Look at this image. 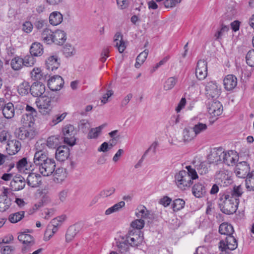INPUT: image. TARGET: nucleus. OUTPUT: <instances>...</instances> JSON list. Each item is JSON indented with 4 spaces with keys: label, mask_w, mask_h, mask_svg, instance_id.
<instances>
[{
    "label": "nucleus",
    "mask_w": 254,
    "mask_h": 254,
    "mask_svg": "<svg viewBox=\"0 0 254 254\" xmlns=\"http://www.w3.org/2000/svg\"><path fill=\"white\" fill-rule=\"evenodd\" d=\"M17 138L20 140L31 139L35 135L34 129L29 127H22L17 129L15 131Z\"/></svg>",
    "instance_id": "obj_9"
},
{
    "label": "nucleus",
    "mask_w": 254,
    "mask_h": 254,
    "mask_svg": "<svg viewBox=\"0 0 254 254\" xmlns=\"http://www.w3.org/2000/svg\"><path fill=\"white\" fill-rule=\"evenodd\" d=\"M223 151L221 147L213 148L207 157L209 164L222 163Z\"/></svg>",
    "instance_id": "obj_12"
},
{
    "label": "nucleus",
    "mask_w": 254,
    "mask_h": 254,
    "mask_svg": "<svg viewBox=\"0 0 254 254\" xmlns=\"http://www.w3.org/2000/svg\"><path fill=\"white\" fill-rule=\"evenodd\" d=\"M243 193V189L241 185L234 186L233 189L227 192L225 194L229 195L230 197L236 198L239 201V197Z\"/></svg>",
    "instance_id": "obj_32"
},
{
    "label": "nucleus",
    "mask_w": 254,
    "mask_h": 254,
    "mask_svg": "<svg viewBox=\"0 0 254 254\" xmlns=\"http://www.w3.org/2000/svg\"><path fill=\"white\" fill-rule=\"evenodd\" d=\"M246 188L248 191H254V171L248 174L245 180Z\"/></svg>",
    "instance_id": "obj_39"
},
{
    "label": "nucleus",
    "mask_w": 254,
    "mask_h": 254,
    "mask_svg": "<svg viewBox=\"0 0 254 254\" xmlns=\"http://www.w3.org/2000/svg\"><path fill=\"white\" fill-rule=\"evenodd\" d=\"M144 224L145 222L143 219H137L131 222V226L133 228L139 230L144 227Z\"/></svg>",
    "instance_id": "obj_59"
},
{
    "label": "nucleus",
    "mask_w": 254,
    "mask_h": 254,
    "mask_svg": "<svg viewBox=\"0 0 254 254\" xmlns=\"http://www.w3.org/2000/svg\"><path fill=\"white\" fill-rule=\"evenodd\" d=\"M239 156L236 152L233 150L223 151L222 163L228 166H234L238 161Z\"/></svg>",
    "instance_id": "obj_11"
},
{
    "label": "nucleus",
    "mask_w": 254,
    "mask_h": 254,
    "mask_svg": "<svg viewBox=\"0 0 254 254\" xmlns=\"http://www.w3.org/2000/svg\"><path fill=\"white\" fill-rule=\"evenodd\" d=\"M21 147V143L18 140L16 139L8 140L6 151L9 155H12L17 153L20 150Z\"/></svg>",
    "instance_id": "obj_20"
},
{
    "label": "nucleus",
    "mask_w": 254,
    "mask_h": 254,
    "mask_svg": "<svg viewBox=\"0 0 254 254\" xmlns=\"http://www.w3.org/2000/svg\"><path fill=\"white\" fill-rule=\"evenodd\" d=\"M54 181L58 183L62 182L66 178L65 170L63 168H58L55 170Z\"/></svg>",
    "instance_id": "obj_36"
},
{
    "label": "nucleus",
    "mask_w": 254,
    "mask_h": 254,
    "mask_svg": "<svg viewBox=\"0 0 254 254\" xmlns=\"http://www.w3.org/2000/svg\"><path fill=\"white\" fill-rule=\"evenodd\" d=\"M49 158L47 154L42 150L37 151L34 156L33 163L37 168L41 166Z\"/></svg>",
    "instance_id": "obj_24"
},
{
    "label": "nucleus",
    "mask_w": 254,
    "mask_h": 254,
    "mask_svg": "<svg viewBox=\"0 0 254 254\" xmlns=\"http://www.w3.org/2000/svg\"><path fill=\"white\" fill-rule=\"evenodd\" d=\"M75 133L76 131L73 126L71 125L65 126L63 129L64 142L71 146L74 145L76 141L74 137Z\"/></svg>",
    "instance_id": "obj_7"
},
{
    "label": "nucleus",
    "mask_w": 254,
    "mask_h": 254,
    "mask_svg": "<svg viewBox=\"0 0 254 254\" xmlns=\"http://www.w3.org/2000/svg\"><path fill=\"white\" fill-rule=\"evenodd\" d=\"M2 111L3 116L7 119H11L14 116L15 111L14 106L13 104L10 102L6 104Z\"/></svg>",
    "instance_id": "obj_30"
},
{
    "label": "nucleus",
    "mask_w": 254,
    "mask_h": 254,
    "mask_svg": "<svg viewBox=\"0 0 254 254\" xmlns=\"http://www.w3.org/2000/svg\"><path fill=\"white\" fill-rule=\"evenodd\" d=\"M16 168L19 172L25 174L29 173L28 171H33L34 170L32 165L28 163L26 158H23L17 162Z\"/></svg>",
    "instance_id": "obj_21"
},
{
    "label": "nucleus",
    "mask_w": 254,
    "mask_h": 254,
    "mask_svg": "<svg viewBox=\"0 0 254 254\" xmlns=\"http://www.w3.org/2000/svg\"><path fill=\"white\" fill-rule=\"evenodd\" d=\"M116 246L121 253L128 251L129 245L127 241L126 238H122L116 242Z\"/></svg>",
    "instance_id": "obj_40"
},
{
    "label": "nucleus",
    "mask_w": 254,
    "mask_h": 254,
    "mask_svg": "<svg viewBox=\"0 0 254 254\" xmlns=\"http://www.w3.org/2000/svg\"><path fill=\"white\" fill-rule=\"evenodd\" d=\"M182 0H165L164 2V6L166 8H172L177 4L180 3Z\"/></svg>",
    "instance_id": "obj_61"
},
{
    "label": "nucleus",
    "mask_w": 254,
    "mask_h": 254,
    "mask_svg": "<svg viewBox=\"0 0 254 254\" xmlns=\"http://www.w3.org/2000/svg\"><path fill=\"white\" fill-rule=\"evenodd\" d=\"M185 204V201L180 198L176 199L172 204L174 211H178L184 208Z\"/></svg>",
    "instance_id": "obj_55"
},
{
    "label": "nucleus",
    "mask_w": 254,
    "mask_h": 254,
    "mask_svg": "<svg viewBox=\"0 0 254 254\" xmlns=\"http://www.w3.org/2000/svg\"><path fill=\"white\" fill-rule=\"evenodd\" d=\"M26 182L24 177L20 175L15 176L10 182V187L14 191L22 190L25 186Z\"/></svg>",
    "instance_id": "obj_18"
},
{
    "label": "nucleus",
    "mask_w": 254,
    "mask_h": 254,
    "mask_svg": "<svg viewBox=\"0 0 254 254\" xmlns=\"http://www.w3.org/2000/svg\"><path fill=\"white\" fill-rule=\"evenodd\" d=\"M219 232L221 234L228 236L233 234L234 229L231 225L226 223H223L220 225Z\"/></svg>",
    "instance_id": "obj_35"
},
{
    "label": "nucleus",
    "mask_w": 254,
    "mask_h": 254,
    "mask_svg": "<svg viewBox=\"0 0 254 254\" xmlns=\"http://www.w3.org/2000/svg\"><path fill=\"white\" fill-rule=\"evenodd\" d=\"M196 136L193 129L185 128L183 131V138L185 141H190Z\"/></svg>",
    "instance_id": "obj_48"
},
{
    "label": "nucleus",
    "mask_w": 254,
    "mask_h": 254,
    "mask_svg": "<svg viewBox=\"0 0 254 254\" xmlns=\"http://www.w3.org/2000/svg\"><path fill=\"white\" fill-rule=\"evenodd\" d=\"M177 81L178 78L177 77L173 76L168 78L165 82L164 89L165 90L172 89L175 86Z\"/></svg>",
    "instance_id": "obj_47"
},
{
    "label": "nucleus",
    "mask_w": 254,
    "mask_h": 254,
    "mask_svg": "<svg viewBox=\"0 0 254 254\" xmlns=\"http://www.w3.org/2000/svg\"><path fill=\"white\" fill-rule=\"evenodd\" d=\"M11 200L8 197L0 196V212H3L9 209Z\"/></svg>",
    "instance_id": "obj_37"
},
{
    "label": "nucleus",
    "mask_w": 254,
    "mask_h": 254,
    "mask_svg": "<svg viewBox=\"0 0 254 254\" xmlns=\"http://www.w3.org/2000/svg\"><path fill=\"white\" fill-rule=\"evenodd\" d=\"M30 53L34 58L41 56L43 53V49H30Z\"/></svg>",
    "instance_id": "obj_63"
},
{
    "label": "nucleus",
    "mask_w": 254,
    "mask_h": 254,
    "mask_svg": "<svg viewBox=\"0 0 254 254\" xmlns=\"http://www.w3.org/2000/svg\"><path fill=\"white\" fill-rule=\"evenodd\" d=\"M125 205V203L123 201H121L114 205L113 206L108 208L105 214L107 215H110L114 212L118 211L121 208L123 207Z\"/></svg>",
    "instance_id": "obj_49"
},
{
    "label": "nucleus",
    "mask_w": 254,
    "mask_h": 254,
    "mask_svg": "<svg viewBox=\"0 0 254 254\" xmlns=\"http://www.w3.org/2000/svg\"><path fill=\"white\" fill-rule=\"evenodd\" d=\"M246 58L247 64L250 66H254V49L248 52Z\"/></svg>",
    "instance_id": "obj_56"
},
{
    "label": "nucleus",
    "mask_w": 254,
    "mask_h": 254,
    "mask_svg": "<svg viewBox=\"0 0 254 254\" xmlns=\"http://www.w3.org/2000/svg\"><path fill=\"white\" fill-rule=\"evenodd\" d=\"M135 215L139 219H151L152 215L151 212L143 205L138 206L135 211Z\"/></svg>",
    "instance_id": "obj_25"
},
{
    "label": "nucleus",
    "mask_w": 254,
    "mask_h": 254,
    "mask_svg": "<svg viewBox=\"0 0 254 254\" xmlns=\"http://www.w3.org/2000/svg\"><path fill=\"white\" fill-rule=\"evenodd\" d=\"M54 32L48 28H45L43 31L41 36L43 41L47 44L53 43Z\"/></svg>",
    "instance_id": "obj_33"
},
{
    "label": "nucleus",
    "mask_w": 254,
    "mask_h": 254,
    "mask_svg": "<svg viewBox=\"0 0 254 254\" xmlns=\"http://www.w3.org/2000/svg\"><path fill=\"white\" fill-rule=\"evenodd\" d=\"M31 77L34 80H40L42 77V71L40 68H34L31 71Z\"/></svg>",
    "instance_id": "obj_57"
},
{
    "label": "nucleus",
    "mask_w": 254,
    "mask_h": 254,
    "mask_svg": "<svg viewBox=\"0 0 254 254\" xmlns=\"http://www.w3.org/2000/svg\"><path fill=\"white\" fill-rule=\"evenodd\" d=\"M56 168L55 161L52 158H49L37 169L40 174L43 176L47 177L51 175L54 172Z\"/></svg>",
    "instance_id": "obj_5"
},
{
    "label": "nucleus",
    "mask_w": 254,
    "mask_h": 254,
    "mask_svg": "<svg viewBox=\"0 0 254 254\" xmlns=\"http://www.w3.org/2000/svg\"><path fill=\"white\" fill-rule=\"evenodd\" d=\"M25 212L23 211L10 214L8 220L12 223H15L21 220L24 217Z\"/></svg>",
    "instance_id": "obj_46"
},
{
    "label": "nucleus",
    "mask_w": 254,
    "mask_h": 254,
    "mask_svg": "<svg viewBox=\"0 0 254 254\" xmlns=\"http://www.w3.org/2000/svg\"><path fill=\"white\" fill-rule=\"evenodd\" d=\"M9 133L7 131L2 130L0 132V142L1 143H7V141L9 140L8 138Z\"/></svg>",
    "instance_id": "obj_62"
},
{
    "label": "nucleus",
    "mask_w": 254,
    "mask_h": 254,
    "mask_svg": "<svg viewBox=\"0 0 254 254\" xmlns=\"http://www.w3.org/2000/svg\"><path fill=\"white\" fill-rule=\"evenodd\" d=\"M237 247V241L232 235L227 236L225 241H220L219 244V248L221 252H227V250H234Z\"/></svg>",
    "instance_id": "obj_4"
},
{
    "label": "nucleus",
    "mask_w": 254,
    "mask_h": 254,
    "mask_svg": "<svg viewBox=\"0 0 254 254\" xmlns=\"http://www.w3.org/2000/svg\"><path fill=\"white\" fill-rule=\"evenodd\" d=\"M148 54V50L145 49L144 51L139 54L136 59L135 67L139 68L141 65L144 62Z\"/></svg>",
    "instance_id": "obj_45"
},
{
    "label": "nucleus",
    "mask_w": 254,
    "mask_h": 254,
    "mask_svg": "<svg viewBox=\"0 0 254 254\" xmlns=\"http://www.w3.org/2000/svg\"><path fill=\"white\" fill-rule=\"evenodd\" d=\"M35 27L41 30L47 25V21L43 19H37L34 23Z\"/></svg>",
    "instance_id": "obj_60"
},
{
    "label": "nucleus",
    "mask_w": 254,
    "mask_h": 254,
    "mask_svg": "<svg viewBox=\"0 0 254 254\" xmlns=\"http://www.w3.org/2000/svg\"><path fill=\"white\" fill-rule=\"evenodd\" d=\"M225 88L228 91L233 89L237 85V79L233 75H227L223 80Z\"/></svg>",
    "instance_id": "obj_26"
},
{
    "label": "nucleus",
    "mask_w": 254,
    "mask_h": 254,
    "mask_svg": "<svg viewBox=\"0 0 254 254\" xmlns=\"http://www.w3.org/2000/svg\"><path fill=\"white\" fill-rule=\"evenodd\" d=\"M18 239L23 244L30 243V245H35L34 238L26 232H22L18 236Z\"/></svg>",
    "instance_id": "obj_38"
},
{
    "label": "nucleus",
    "mask_w": 254,
    "mask_h": 254,
    "mask_svg": "<svg viewBox=\"0 0 254 254\" xmlns=\"http://www.w3.org/2000/svg\"><path fill=\"white\" fill-rule=\"evenodd\" d=\"M229 30L228 27L227 26H223L221 29H220L214 35L215 41L214 43H219V40L221 37L224 35L226 32H227Z\"/></svg>",
    "instance_id": "obj_54"
},
{
    "label": "nucleus",
    "mask_w": 254,
    "mask_h": 254,
    "mask_svg": "<svg viewBox=\"0 0 254 254\" xmlns=\"http://www.w3.org/2000/svg\"><path fill=\"white\" fill-rule=\"evenodd\" d=\"M221 93L220 87L215 81H210L205 85V94L208 98H217Z\"/></svg>",
    "instance_id": "obj_8"
},
{
    "label": "nucleus",
    "mask_w": 254,
    "mask_h": 254,
    "mask_svg": "<svg viewBox=\"0 0 254 254\" xmlns=\"http://www.w3.org/2000/svg\"><path fill=\"white\" fill-rule=\"evenodd\" d=\"M60 64V59L57 55L51 56L46 60V67L49 71L57 69Z\"/></svg>",
    "instance_id": "obj_19"
},
{
    "label": "nucleus",
    "mask_w": 254,
    "mask_h": 254,
    "mask_svg": "<svg viewBox=\"0 0 254 254\" xmlns=\"http://www.w3.org/2000/svg\"><path fill=\"white\" fill-rule=\"evenodd\" d=\"M113 42L116 48H126L127 42L123 40V36L120 32H117L114 37Z\"/></svg>",
    "instance_id": "obj_28"
},
{
    "label": "nucleus",
    "mask_w": 254,
    "mask_h": 254,
    "mask_svg": "<svg viewBox=\"0 0 254 254\" xmlns=\"http://www.w3.org/2000/svg\"><path fill=\"white\" fill-rule=\"evenodd\" d=\"M126 238L129 246L131 247L137 246L143 241V236L139 231H130Z\"/></svg>",
    "instance_id": "obj_13"
},
{
    "label": "nucleus",
    "mask_w": 254,
    "mask_h": 254,
    "mask_svg": "<svg viewBox=\"0 0 254 254\" xmlns=\"http://www.w3.org/2000/svg\"><path fill=\"white\" fill-rule=\"evenodd\" d=\"M60 137L58 136H51L48 138L47 145L51 148H56L60 143Z\"/></svg>",
    "instance_id": "obj_50"
},
{
    "label": "nucleus",
    "mask_w": 254,
    "mask_h": 254,
    "mask_svg": "<svg viewBox=\"0 0 254 254\" xmlns=\"http://www.w3.org/2000/svg\"><path fill=\"white\" fill-rule=\"evenodd\" d=\"M78 233V230L75 226H71L67 229L65 234V241L69 243L71 242Z\"/></svg>",
    "instance_id": "obj_42"
},
{
    "label": "nucleus",
    "mask_w": 254,
    "mask_h": 254,
    "mask_svg": "<svg viewBox=\"0 0 254 254\" xmlns=\"http://www.w3.org/2000/svg\"><path fill=\"white\" fill-rule=\"evenodd\" d=\"M31 86L28 82L23 81L17 87V91L21 95H27L30 92Z\"/></svg>",
    "instance_id": "obj_44"
},
{
    "label": "nucleus",
    "mask_w": 254,
    "mask_h": 254,
    "mask_svg": "<svg viewBox=\"0 0 254 254\" xmlns=\"http://www.w3.org/2000/svg\"><path fill=\"white\" fill-rule=\"evenodd\" d=\"M239 201L224 194L219 198L218 204L220 210L226 214L234 213L238 209Z\"/></svg>",
    "instance_id": "obj_2"
},
{
    "label": "nucleus",
    "mask_w": 254,
    "mask_h": 254,
    "mask_svg": "<svg viewBox=\"0 0 254 254\" xmlns=\"http://www.w3.org/2000/svg\"><path fill=\"white\" fill-rule=\"evenodd\" d=\"M64 81L60 75H54L48 80V85L50 90L56 91L60 90L63 86Z\"/></svg>",
    "instance_id": "obj_15"
},
{
    "label": "nucleus",
    "mask_w": 254,
    "mask_h": 254,
    "mask_svg": "<svg viewBox=\"0 0 254 254\" xmlns=\"http://www.w3.org/2000/svg\"><path fill=\"white\" fill-rule=\"evenodd\" d=\"M69 155V149L65 145L58 147L56 152V158L60 161H64L68 157Z\"/></svg>",
    "instance_id": "obj_23"
},
{
    "label": "nucleus",
    "mask_w": 254,
    "mask_h": 254,
    "mask_svg": "<svg viewBox=\"0 0 254 254\" xmlns=\"http://www.w3.org/2000/svg\"><path fill=\"white\" fill-rule=\"evenodd\" d=\"M25 110L27 112L26 114L27 118H29V119H27V121H29V123L33 122L34 121V117H36L37 116L36 111L34 108L28 105H27Z\"/></svg>",
    "instance_id": "obj_52"
},
{
    "label": "nucleus",
    "mask_w": 254,
    "mask_h": 254,
    "mask_svg": "<svg viewBox=\"0 0 254 254\" xmlns=\"http://www.w3.org/2000/svg\"><path fill=\"white\" fill-rule=\"evenodd\" d=\"M194 169L201 175L206 174L208 172V163L206 162H202L199 165H196Z\"/></svg>",
    "instance_id": "obj_51"
},
{
    "label": "nucleus",
    "mask_w": 254,
    "mask_h": 254,
    "mask_svg": "<svg viewBox=\"0 0 254 254\" xmlns=\"http://www.w3.org/2000/svg\"><path fill=\"white\" fill-rule=\"evenodd\" d=\"M49 22L54 26L60 24L63 20V15L59 11H54L49 16Z\"/></svg>",
    "instance_id": "obj_29"
},
{
    "label": "nucleus",
    "mask_w": 254,
    "mask_h": 254,
    "mask_svg": "<svg viewBox=\"0 0 254 254\" xmlns=\"http://www.w3.org/2000/svg\"><path fill=\"white\" fill-rule=\"evenodd\" d=\"M46 87L44 84L40 82H34L31 86L30 92L33 97H41L45 92Z\"/></svg>",
    "instance_id": "obj_17"
},
{
    "label": "nucleus",
    "mask_w": 254,
    "mask_h": 254,
    "mask_svg": "<svg viewBox=\"0 0 254 254\" xmlns=\"http://www.w3.org/2000/svg\"><path fill=\"white\" fill-rule=\"evenodd\" d=\"M37 107L43 114H49L52 108L51 99L47 96H43L36 101Z\"/></svg>",
    "instance_id": "obj_6"
},
{
    "label": "nucleus",
    "mask_w": 254,
    "mask_h": 254,
    "mask_svg": "<svg viewBox=\"0 0 254 254\" xmlns=\"http://www.w3.org/2000/svg\"><path fill=\"white\" fill-rule=\"evenodd\" d=\"M207 74V63L204 60H199L195 69V75L199 80L205 78Z\"/></svg>",
    "instance_id": "obj_16"
},
{
    "label": "nucleus",
    "mask_w": 254,
    "mask_h": 254,
    "mask_svg": "<svg viewBox=\"0 0 254 254\" xmlns=\"http://www.w3.org/2000/svg\"><path fill=\"white\" fill-rule=\"evenodd\" d=\"M29 172V173L27 174L28 175L26 179L28 185L32 188L38 187L41 182L40 175L32 171Z\"/></svg>",
    "instance_id": "obj_22"
},
{
    "label": "nucleus",
    "mask_w": 254,
    "mask_h": 254,
    "mask_svg": "<svg viewBox=\"0 0 254 254\" xmlns=\"http://www.w3.org/2000/svg\"><path fill=\"white\" fill-rule=\"evenodd\" d=\"M208 128V126L206 124L201 123L200 122L196 123V124L192 127V129L194 131L196 135H198L205 131Z\"/></svg>",
    "instance_id": "obj_41"
},
{
    "label": "nucleus",
    "mask_w": 254,
    "mask_h": 254,
    "mask_svg": "<svg viewBox=\"0 0 254 254\" xmlns=\"http://www.w3.org/2000/svg\"><path fill=\"white\" fill-rule=\"evenodd\" d=\"M23 66L30 67L34 65L36 62L35 58L31 56H26L23 59Z\"/></svg>",
    "instance_id": "obj_58"
},
{
    "label": "nucleus",
    "mask_w": 254,
    "mask_h": 254,
    "mask_svg": "<svg viewBox=\"0 0 254 254\" xmlns=\"http://www.w3.org/2000/svg\"><path fill=\"white\" fill-rule=\"evenodd\" d=\"M216 182L221 186H227L232 183L231 173L228 170L222 168L215 175Z\"/></svg>",
    "instance_id": "obj_3"
},
{
    "label": "nucleus",
    "mask_w": 254,
    "mask_h": 254,
    "mask_svg": "<svg viewBox=\"0 0 254 254\" xmlns=\"http://www.w3.org/2000/svg\"><path fill=\"white\" fill-rule=\"evenodd\" d=\"M66 113H63L62 114H58L53 117L49 125L51 126H54L64 119L66 116Z\"/></svg>",
    "instance_id": "obj_53"
},
{
    "label": "nucleus",
    "mask_w": 254,
    "mask_h": 254,
    "mask_svg": "<svg viewBox=\"0 0 254 254\" xmlns=\"http://www.w3.org/2000/svg\"><path fill=\"white\" fill-rule=\"evenodd\" d=\"M10 65L13 70H20L23 66V59L19 57L14 58L11 61Z\"/></svg>",
    "instance_id": "obj_43"
},
{
    "label": "nucleus",
    "mask_w": 254,
    "mask_h": 254,
    "mask_svg": "<svg viewBox=\"0 0 254 254\" xmlns=\"http://www.w3.org/2000/svg\"><path fill=\"white\" fill-rule=\"evenodd\" d=\"M107 125V124H103L97 127L92 128L89 131L87 137L88 139H96L101 133L102 130Z\"/></svg>",
    "instance_id": "obj_34"
},
{
    "label": "nucleus",
    "mask_w": 254,
    "mask_h": 254,
    "mask_svg": "<svg viewBox=\"0 0 254 254\" xmlns=\"http://www.w3.org/2000/svg\"><path fill=\"white\" fill-rule=\"evenodd\" d=\"M206 192L205 187L201 183L195 184L192 188V193L197 198L202 197Z\"/></svg>",
    "instance_id": "obj_31"
},
{
    "label": "nucleus",
    "mask_w": 254,
    "mask_h": 254,
    "mask_svg": "<svg viewBox=\"0 0 254 254\" xmlns=\"http://www.w3.org/2000/svg\"><path fill=\"white\" fill-rule=\"evenodd\" d=\"M33 28V25L30 21H26L22 25V30L29 33L31 32Z\"/></svg>",
    "instance_id": "obj_64"
},
{
    "label": "nucleus",
    "mask_w": 254,
    "mask_h": 254,
    "mask_svg": "<svg viewBox=\"0 0 254 254\" xmlns=\"http://www.w3.org/2000/svg\"><path fill=\"white\" fill-rule=\"evenodd\" d=\"M250 167L247 162H239L236 166L235 173L236 176L240 178H245L248 176Z\"/></svg>",
    "instance_id": "obj_14"
},
{
    "label": "nucleus",
    "mask_w": 254,
    "mask_h": 254,
    "mask_svg": "<svg viewBox=\"0 0 254 254\" xmlns=\"http://www.w3.org/2000/svg\"><path fill=\"white\" fill-rule=\"evenodd\" d=\"M66 39V33L61 30H57L54 32L53 43L58 46H61Z\"/></svg>",
    "instance_id": "obj_27"
},
{
    "label": "nucleus",
    "mask_w": 254,
    "mask_h": 254,
    "mask_svg": "<svg viewBox=\"0 0 254 254\" xmlns=\"http://www.w3.org/2000/svg\"><path fill=\"white\" fill-rule=\"evenodd\" d=\"M207 109L208 113L212 117L220 115L223 111L222 104L216 100H209L207 104Z\"/></svg>",
    "instance_id": "obj_10"
},
{
    "label": "nucleus",
    "mask_w": 254,
    "mask_h": 254,
    "mask_svg": "<svg viewBox=\"0 0 254 254\" xmlns=\"http://www.w3.org/2000/svg\"><path fill=\"white\" fill-rule=\"evenodd\" d=\"M187 171H180L175 175V180L178 187L182 190L190 188L193 184V181L198 178L195 169L190 166L186 167Z\"/></svg>",
    "instance_id": "obj_1"
}]
</instances>
